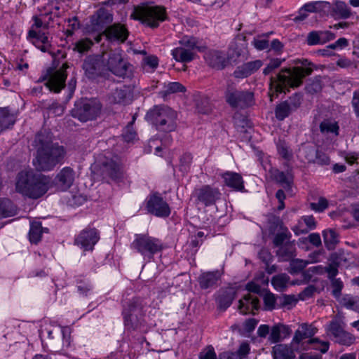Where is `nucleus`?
<instances>
[{"label":"nucleus","mask_w":359,"mask_h":359,"mask_svg":"<svg viewBox=\"0 0 359 359\" xmlns=\"http://www.w3.org/2000/svg\"><path fill=\"white\" fill-rule=\"evenodd\" d=\"M280 339V327L279 326H274L272 327L269 340L272 343H276Z\"/></svg>","instance_id":"nucleus-63"},{"label":"nucleus","mask_w":359,"mask_h":359,"mask_svg":"<svg viewBox=\"0 0 359 359\" xmlns=\"http://www.w3.org/2000/svg\"><path fill=\"white\" fill-rule=\"evenodd\" d=\"M264 306L266 309L272 310L276 304L275 295L271 292H266L263 296Z\"/></svg>","instance_id":"nucleus-54"},{"label":"nucleus","mask_w":359,"mask_h":359,"mask_svg":"<svg viewBox=\"0 0 359 359\" xmlns=\"http://www.w3.org/2000/svg\"><path fill=\"white\" fill-rule=\"evenodd\" d=\"M131 16L149 27H156L165 20V11L161 6L145 4L135 8Z\"/></svg>","instance_id":"nucleus-6"},{"label":"nucleus","mask_w":359,"mask_h":359,"mask_svg":"<svg viewBox=\"0 0 359 359\" xmlns=\"http://www.w3.org/2000/svg\"><path fill=\"white\" fill-rule=\"evenodd\" d=\"M144 308L145 304L140 299L135 298L130 301L123 312L125 324L135 327L143 316Z\"/></svg>","instance_id":"nucleus-13"},{"label":"nucleus","mask_w":359,"mask_h":359,"mask_svg":"<svg viewBox=\"0 0 359 359\" xmlns=\"http://www.w3.org/2000/svg\"><path fill=\"white\" fill-rule=\"evenodd\" d=\"M325 245L328 250H333L339 242L337 233L333 229H326L323 231Z\"/></svg>","instance_id":"nucleus-42"},{"label":"nucleus","mask_w":359,"mask_h":359,"mask_svg":"<svg viewBox=\"0 0 359 359\" xmlns=\"http://www.w3.org/2000/svg\"><path fill=\"white\" fill-rule=\"evenodd\" d=\"M136 135V133L131 126H127L123 133V139L128 142L133 141L135 139Z\"/></svg>","instance_id":"nucleus-62"},{"label":"nucleus","mask_w":359,"mask_h":359,"mask_svg":"<svg viewBox=\"0 0 359 359\" xmlns=\"http://www.w3.org/2000/svg\"><path fill=\"white\" fill-rule=\"evenodd\" d=\"M332 260L337 266H346L350 262V255L344 250H338L332 255Z\"/></svg>","instance_id":"nucleus-48"},{"label":"nucleus","mask_w":359,"mask_h":359,"mask_svg":"<svg viewBox=\"0 0 359 359\" xmlns=\"http://www.w3.org/2000/svg\"><path fill=\"white\" fill-rule=\"evenodd\" d=\"M235 297V292L233 290L229 289L222 291L217 298L219 306L222 309L229 307Z\"/></svg>","instance_id":"nucleus-40"},{"label":"nucleus","mask_w":359,"mask_h":359,"mask_svg":"<svg viewBox=\"0 0 359 359\" xmlns=\"http://www.w3.org/2000/svg\"><path fill=\"white\" fill-rule=\"evenodd\" d=\"M244 45V43H234L231 45L227 53L229 64L232 62H236V59L242 55L245 49Z\"/></svg>","instance_id":"nucleus-46"},{"label":"nucleus","mask_w":359,"mask_h":359,"mask_svg":"<svg viewBox=\"0 0 359 359\" xmlns=\"http://www.w3.org/2000/svg\"><path fill=\"white\" fill-rule=\"evenodd\" d=\"M225 184L236 190L244 188L243 180L241 175L233 172H226L222 175Z\"/></svg>","instance_id":"nucleus-31"},{"label":"nucleus","mask_w":359,"mask_h":359,"mask_svg":"<svg viewBox=\"0 0 359 359\" xmlns=\"http://www.w3.org/2000/svg\"><path fill=\"white\" fill-rule=\"evenodd\" d=\"M102 62L104 67L117 76L126 77L131 72V65L123 58L120 50L103 54Z\"/></svg>","instance_id":"nucleus-7"},{"label":"nucleus","mask_w":359,"mask_h":359,"mask_svg":"<svg viewBox=\"0 0 359 359\" xmlns=\"http://www.w3.org/2000/svg\"><path fill=\"white\" fill-rule=\"evenodd\" d=\"M221 276L219 271L203 273L198 278L200 286L207 289L215 285Z\"/></svg>","instance_id":"nucleus-33"},{"label":"nucleus","mask_w":359,"mask_h":359,"mask_svg":"<svg viewBox=\"0 0 359 359\" xmlns=\"http://www.w3.org/2000/svg\"><path fill=\"white\" fill-rule=\"evenodd\" d=\"M344 317L341 314H337L327 325L325 326L327 335L332 337L334 340L339 337L344 331L346 325L344 323Z\"/></svg>","instance_id":"nucleus-22"},{"label":"nucleus","mask_w":359,"mask_h":359,"mask_svg":"<svg viewBox=\"0 0 359 359\" xmlns=\"http://www.w3.org/2000/svg\"><path fill=\"white\" fill-rule=\"evenodd\" d=\"M102 34L109 41L118 43H123L128 36L127 29L121 24H114L108 27Z\"/></svg>","instance_id":"nucleus-17"},{"label":"nucleus","mask_w":359,"mask_h":359,"mask_svg":"<svg viewBox=\"0 0 359 359\" xmlns=\"http://www.w3.org/2000/svg\"><path fill=\"white\" fill-rule=\"evenodd\" d=\"M101 111V104L97 100L83 99L76 102L72 110L73 117L82 122L95 119Z\"/></svg>","instance_id":"nucleus-9"},{"label":"nucleus","mask_w":359,"mask_h":359,"mask_svg":"<svg viewBox=\"0 0 359 359\" xmlns=\"http://www.w3.org/2000/svg\"><path fill=\"white\" fill-rule=\"evenodd\" d=\"M67 67L66 64H63L60 69L49 68L42 76L41 79L46 81V86L50 90L59 93L65 86Z\"/></svg>","instance_id":"nucleus-12"},{"label":"nucleus","mask_w":359,"mask_h":359,"mask_svg":"<svg viewBox=\"0 0 359 359\" xmlns=\"http://www.w3.org/2000/svg\"><path fill=\"white\" fill-rule=\"evenodd\" d=\"M315 162L320 165H327L330 163V158L325 153L317 151Z\"/></svg>","instance_id":"nucleus-58"},{"label":"nucleus","mask_w":359,"mask_h":359,"mask_svg":"<svg viewBox=\"0 0 359 359\" xmlns=\"http://www.w3.org/2000/svg\"><path fill=\"white\" fill-rule=\"evenodd\" d=\"M340 303L344 307L359 313L358 297L346 294L341 299Z\"/></svg>","instance_id":"nucleus-44"},{"label":"nucleus","mask_w":359,"mask_h":359,"mask_svg":"<svg viewBox=\"0 0 359 359\" xmlns=\"http://www.w3.org/2000/svg\"><path fill=\"white\" fill-rule=\"evenodd\" d=\"M226 102L232 107H246L252 104L253 94L236 90L235 84L228 82L224 93Z\"/></svg>","instance_id":"nucleus-11"},{"label":"nucleus","mask_w":359,"mask_h":359,"mask_svg":"<svg viewBox=\"0 0 359 359\" xmlns=\"http://www.w3.org/2000/svg\"><path fill=\"white\" fill-rule=\"evenodd\" d=\"M316 332V329L311 325L307 323L301 324L294 333L292 343V346H299L303 339L312 337Z\"/></svg>","instance_id":"nucleus-27"},{"label":"nucleus","mask_w":359,"mask_h":359,"mask_svg":"<svg viewBox=\"0 0 359 359\" xmlns=\"http://www.w3.org/2000/svg\"><path fill=\"white\" fill-rule=\"evenodd\" d=\"M297 107L288 102H283L278 104L275 110L276 117L282 121L287 117Z\"/></svg>","instance_id":"nucleus-39"},{"label":"nucleus","mask_w":359,"mask_h":359,"mask_svg":"<svg viewBox=\"0 0 359 359\" xmlns=\"http://www.w3.org/2000/svg\"><path fill=\"white\" fill-rule=\"evenodd\" d=\"M264 169L269 170L270 177L280 183L283 187H289L292 182V176L290 172L285 173L277 169L273 168L270 163L263 164Z\"/></svg>","instance_id":"nucleus-24"},{"label":"nucleus","mask_w":359,"mask_h":359,"mask_svg":"<svg viewBox=\"0 0 359 359\" xmlns=\"http://www.w3.org/2000/svg\"><path fill=\"white\" fill-rule=\"evenodd\" d=\"M316 227V222L313 216H305L302 217L299 224L292 228L296 235L306 233L311 229Z\"/></svg>","instance_id":"nucleus-32"},{"label":"nucleus","mask_w":359,"mask_h":359,"mask_svg":"<svg viewBox=\"0 0 359 359\" xmlns=\"http://www.w3.org/2000/svg\"><path fill=\"white\" fill-rule=\"evenodd\" d=\"M180 44L172 50V55L177 62H189L195 57V50H200L198 41L194 37L185 36L180 41Z\"/></svg>","instance_id":"nucleus-10"},{"label":"nucleus","mask_w":359,"mask_h":359,"mask_svg":"<svg viewBox=\"0 0 359 359\" xmlns=\"http://www.w3.org/2000/svg\"><path fill=\"white\" fill-rule=\"evenodd\" d=\"M254 46L259 50H264L269 47L268 40L263 38L255 39L252 41Z\"/></svg>","instance_id":"nucleus-64"},{"label":"nucleus","mask_w":359,"mask_h":359,"mask_svg":"<svg viewBox=\"0 0 359 359\" xmlns=\"http://www.w3.org/2000/svg\"><path fill=\"white\" fill-rule=\"evenodd\" d=\"M47 229H43L41 224L39 222H33L31 223L29 230V240L32 243H37L41 238L43 232H47Z\"/></svg>","instance_id":"nucleus-43"},{"label":"nucleus","mask_w":359,"mask_h":359,"mask_svg":"<svg viewBox=\"0 0 359 359\" xmlns=\"http://www.w3.org/2000/svg\"><path fill=\"white\" fill-rule=\"evenodd\" d=\"M50 179L42 174H36L32 170L20 172L15 181V190L25 196L38 198L49 189Z\"/></svg>","instance_id":"nucleus-3"},{"label":"nucleus","mask_w":359,"mask_h":359,"mask_svg":"<svg viewBox=\"0 0 359 359\" xmlns=\"http://www.w3.org/2000/svg\"><path fill=\"white\" fill-rule=\"evenodd\" d=\"M332 294L336 298H339L343 288V283L340 279L333 278L332 280Z\"/></svg>","instance_id":"nucleus-56"},{"label":"nucleus","mask_w":359,"mask_h":359,"mask_svg":"<svg viewBox=\"0 0 359 359\" xmlns=\"http://www.w3.org/2000/svg\"><path fill=\"white\" fill-rule=\"evenodd\" d=\"M302 67L283 69L276 77L271 78L269 96L271 101L280 93H285L287 87H297L302 83L303 78L311 74L313 65L307 60L300 61Z\"/></svg>","instance_id":"nucleus-2"},{"label":"nucleus","mask_w":359,"mask_h":359,"mask_svg":"<svg viewBox=\"0 0 359 359\" xmlns=\"http://www.w3.org/2000/svg\"><path fill=\"white\" fill-rule=\"evenodd\" d=\"M320 132L325 135L337 137L339 135L338 123L333 119H325L320 125Z\"/></svg>","instance_id":"nucleus-36"},{"label":"nucleus","mask_w":359,"mask_h":359,"mask_svg":"<svg viewBox=\"0 0 359 359\" xmlns=\"http://www.w3.org/2000/svg\"><path fill=\"white\" fill-rule=\"evenodd\" d=\"M290 279L286 273H280L272 278L271 284L277 291H284L290 284Z\"/></svg>","instance_id":"nucleus-41"},{"label":"nucleus","mask_w":359,"mask_h":359,"mask_svg":"<svg viewBox=\"0 0 359 359\" xmlns=\"http://www.w3.org/2000/svg\"><path fill=\"white\" fill-rule=\"evenodd\" d=\"M112 20L111 15L104 9H100L97 11L96 15L92 18V24L93 25V30L98 31L101 29L104 25Z\"/></svg>","instance_id":"nucleus-34"},{"label":"nucleus","mask_w":359,"mask_h":359,"mask_svg":"<svg viewBox=\"0 0 359 359\" xmlns=\"http://www.w3.org/2000/svg\"><path fill=\"white\" fill-rule=\"evenodd\" d=\"M278 154L285 161L289 162L293 158V151L289 144L282 140H279L276 143Z\"/></svg>","instance_id":"nucleus-38"},{"label":"nucleus","mask_w":359,"mask_h":359,"mask_svg":"<svg viewBox=\"0 0 359 359\" xmlns=\"http://www.w3.org/2000/svg\"><path fill=\"white\" fill-rule=\"evenodd\" d=\"M16 121V114L8 107H0V131L8 129Z\"/></svg>","instance_id":"nucleus-30"},{"label":"nucleus","mask_w":359,"mask_h":359,"mask_svg":"<svg viewBox=\"0 0 359 359\" xmlns=\"http://www.w3.org/2000/svg\"><path fill=\"white\" fill-rule=\"evenodd\" d=\"M27 39L42 52H48L50 48V42L48 36L41 30L29 29Z\"/></svg>","instance_id":"nucleus-18"},{"label":"nucleus","mask_w":359,"mask_h":359,"mask_svg":"<svg viewBox=\"0 0 359 359\" xmlns=\"http://www.w3.org/2000/svg\"><path fill=\"white\" fill-rule=\"evenodd\" d=\"M177 113L167 105H156L147 114V118L162 131L171 132L177 127Z\"/></svg>","instance_id":"nucleus-4"},{"label":"nucleus","mask_w":359,"mask_h":359,"mask_svg":"<svg viewBox=\"0 0 359 359\" xmlns=\"http://www.w3.org/2000/svg\"><path fill=\"white\" fill-rule=\"evenodd\" d=\"M83 68L88 78L95 77L104 69L102 55L88 57L83 62Z\"/></svg>","instance_id":"nucleus-20"},{"label":"nucleus","mask_w":359,"mask_h":359,"mask_svg":"<svg viewBox=\"0 0 359 359\" xmlns=\"http://www.w3.org/2000/svg\"><path fill=\"white\" fill-rule=\"evenodd\" d=\"M127 95V90L122 87H116L109 95L111 103H121L124 101Z\"/></svg>","instance_id":"nucleus-49"},{"label":"nucleus","mask_w":359,"mask_h":359,"mask_svg":"<svg viewBox=\"0 0 359 359\" xmlns=\"http://www.w3.org/2000/svg\"><path fill=\"white\" fill-rule=\"evenodd\" d=\"M185 91V87L179 82H170L164 85L163 89L159 93L162 97L170 94Z\"/></svg>","instance_id":"nucleus-45"},{"label":"nucleus","mask_w":359,"mask_h":359,"mask_svg":"<svg viewBox=\"0 0 359 359\" xmlns=\"http://www.w3.org/2000/svg\"><path fill=\"white\" fill-rule=\"evenodd\" d=\"M308 264H309V262H307L306 260L293 259L290 262L288 271L291 274H297L302 271Z\"/></svg>","instance_id":"nucleus-47"},{"label":"nucleus","mask_w":359,"mask_h":359,"mask_svg":"<svg viewBox=\"0 0 359 359\" xmlns=\"http://www.w3.org/2000/svg\"><path fill=\"white\" fill-rule=\"evenodd\" d=\"M220 195L217 189L204 186L198 191L197 198L199 201L207 206L214 204L220 198Z\"/></svg>","instance_id":"nucleus-21"},{"label":"nucleus","mask_w":359,"mask_h":359,"mask_svg":"<svg viewBox=\"0 0 359 359\" xmlns=\"http://www.w3.org/2000/svg\"><path fill=\"white\" fill-rule=\"evenodd\" d=\"M334 38L335 34L330 31H313L308 34L306 43L309 46L323 44L327 41L333 40Z\"/></svg>","instance_id":"nucleus-23"},{"label":"nucleus","mask_w":359,"mask_h":359,"mask_svg":"<svg viewBox=\"0 0 359 359\" xmlns=\"http://www.w3.org/2000/svg\"><path fill=\"white\" fill-rule=\"evenodd\" d=\"M76 177V172L70 167L60 170L55 178V185L58 190L66 191L74 184Z\"/></svg>","instance_id":"nucleus-15"},{"label":"nucleus","mask_w":359,"mask_h":359,"mask_svg":"<svg viewBox=\"0 0 359 359\" xmlns=\"http://www.w3.org/2000/svg\"><path fill=\"white\" fill-rule=\"evenodd\" d=\"M310 344H314V348L320 351L323 353H326L329 349L330 344L327 341H321L318 338L309 340Z\"/></svg>","instance_id":"nucleus-53"},{"label":"nucleus","mask_w":359,"mask_h":359,"mask_svg":"<svg viewBox=\"0 0 359 359\" xmlns=\"http://www.w3.org/2000/svg\"><path fill=\"white\" fill-rule=\"evenodd\" d=\"M294 346L292 349L286 344H277L273 347V355L274 359H294L295 354L294 350L299 351L298 346Z\"/></svg>","instance_id":"nucleus-28"},{"label":"nucleus","mask_w":359,"mask_h":359,"mask_svg":"<svg viewBox=\"0 0 359 359\" xmlns=\"http://www.w3.org/2000/svg\"><path fill=\"white\" fill-rule=\"evenodd\" d=\"M327 201L325 198H320L318 202L311 204V208L317 212H322L327 208Z\"/></svg>","instance_id":"nucleus-59"},{"label":"nucleus","mask_w":359,"mask_h":359,"mask_svg":"<svg viewBox=\"0 0 359 359\" xmlns=\"http://www.w3.org/2000/svg\"><path fill=\"white\" fill-rule=\"evenodd\" d=\"M274 223L278 228V232L275 235L273 243L277 247L283 245L286 242H290L292 234L288 229L283 225L282 221L279 218H274Z\"/></svg>","instance_id":"nucleus-25"},{"label":"nucleus","mask_w":359,"mask_h":359,"mask_svg":"<svg viewBox=\"0 0 359 359\" xmlns=\"http://www.w3.org/2000/svg\"><path fill=\"white\" fill-rule=\"evenodd\" d=\"M200 359H217V355L212 346H208L199 355Z\"/></svg>","instance_id":"nucleus-60"},{"label":"nucleus","mask_w":359,"mask_h":359,"mask_svg":"<svg viewBox=\"0 0 359 359\" xmlns=\"http://www.w3.org/2000/svg\"><path fill=\"white\" fill-rule=\"evenodd\" d=\"M206 63L211 67L217 69H222L229 65L227 56L219 50H210L204 56Z\"/></svg>","instance_id":"nucleus-19"},{"label":"nucleus","mask_w":359,"mask_h":359,"mask_svg":"<svg viewBox=\"0 0 359 359\" xmlns=\"http://www.w3.org/2000/svg\"><path fill=\"white\" fill-rule=\"evenodd\" d=\"M34 147L36 150V155L33 163L39 170L48 171L53 169L66 154L62 146L53 143L43 134L36 135Z\"/></svg>","instance_id":"nucleus-1"},{"label":"nucleus","mask_w":359,"mask_h":359,"mask_svg":"<svg viewBox=\"0 0 359 359\" xmlns=\"http://www.w3.org/2000/svg\"><path fill=\"white\" fill-rule=\"evenodd\" d=\"M316 12L329 15L331 4L327 1H315Z\"/></svg>","instance_id":"nucleus-55"},{"label":"nucleus","mask_w":359,"mask_h":359,"mask_svg":"<svg viewBox=\"0 0 359 359\" xmlns=\"http://www.w3.org/2000/svg\"><path fill=\"white\" fill-rule=\"evenodd\" d=\"M250 75H251V74L245 64L238 67L233 72V76L238 79H244Z\"/></svg>","instance_id":"nucleus-57"},{"label":"nucleus","mask_w":359,"mask_h":359,"mask_svg":"<svg viewBox=\"0 0 359 359\" xmlns=\"http://www.w3.org/2000/svg\"><path fill=\"white\" fill-rule=\"evenodd\" d=\"M281 63L282 61L280 59L276 58L271 60L267 67L264 69V74L266 75L270 74L273 69L280 67Z\"/></svg>","instance_id":"nucleus-61"},{"label":"nucleus","mask_w":359,"mask_h":359,"mask_svg":"<svg viewBox=\"0 0 359 359\" xmlns=\"http://www.w3.org/2000/svg\"><path fill=\"white\" fill-rule=\"evenodd\" d=\"M294 241L286 242L277 251V255L283 260L287 261L296 255Z\"/></svg>","instance_id":"nucleus-35"},{"label":"nucleus","mask_w":359,"mask_h":359,"mask_svg":"<svg viewBox=\"0 0 359 359\" xmlns=\"http://www.w3.org/2000/svg\"><path fill=\"white\" fill-rule=\"evenodd\" d=\"M259 300L255 294L249 293L245 294L239 301L238 309L242 313H250L259 309Z\"/></svg>","instance_id":"nucleus-26"},{"label":"nucleus","mask_w":359,"mask_h":359,"mask_svg":"<svg viewBox=\"0 0 359 359\" xmlns=\"http://www.w3.org/2000/svg\"><path fill=\"white\" fill-rule=\"evenodd\" d=\"M334 341L342 345L351 346L355 342V337L351 333L344 330Z\"/></svg>","instance_id":"nucleus-51"},{"label":"nucleus","mask_w":359,"mask_h":359,"mask_svg":"<svg viewBox=\"0 0 359 359\" xmlns=\"http://www.w3.org/2000/svg\"><path fill=\"white\" fill-rule=\"evenodd\" d=\"M16 212V207L10 200H0V219L14 216Z\"/></svg>","instance_id":"nucleus-37"},{"label":"nucleus","mask_w":359,"mask_h":359,"mask_svg":"<svg viewBox=\"0 0 359 359\" xmlns=\"http://www.w3.org/2000/svg\"><path fill=\"white\" fill-rule=\"evenodd\" d=\"M329 15L334 19H346L350 16L351 11L344 2L335 1L331 4Z\"/></svg>","instance_id":"nucleus-29"},{"label":"nucleus","mask_w":359,"mask_h":359,"mask_svg":"<svg viewBox=\"0 0 359 359\" xmlns=\"http://www.w3.org/2000/svg\"><path fill=\"white\" fill-rule=\"evenodd\" d=\"M97 163L101 166L104 177H108L113 180H117L123 174L121 158L109 151L99 155L97 158Z\"/></svg>","instance_id":"nucleus-8"},{"label":"nucleus","mask_w":359,"mask_h":359,"mask_svg":"<svg viewBox=\"0 0 359 359\" xmlns=\"http://www.w3.org/2000/svg\"><path fill=\"white\" fill-rule=\"evenodd\" d=\"M131 248L141 254L144 259L151 261L154 255L164 248L163 242L147 233L135 234Z\"/></svg>","instance_id":"nucleus-5"},{"label":"nucleus","mask_w":359,"mask_h":359,"mask_svg":"<svg viewBox=\"0 0 359 359\" xmlns=\"http://www.w3.org/2000/svg\"><path fill=\"white\" fill-rule=\"evenodd\" d=\"M99 240L95 229H88L82 231L75 239V243L84 250H91Z\"/></svg>","instance_id":"nucleus-16"},{"label":"nucleus","mask_w":359,"mask_h":359,"mask_svg":"<svg viewBox=\"0 0 359 359\" xmlns=\"http://www.w3.org/2000/svg\"><path fill=\"white\" fill-rule=\"evenodd\" d=\"M147 210L158 217H167L170 214V208L161 196L154 194L150 196L147 204Z\"/></svg>","instance_id":"nucleus-14"},{"label":"nucleus","mask_w":359,"mask_h":359,"mask_svg":"<svg viewBox=\"0 0 359 359\" xmlns=\"http://www.w3.org/2000/svg\"><path fill=\"white\" fill-rule=\"evenodd\" d=\"M143 65L144 68H148L147 72H153L158 65V59L155 55H148L143 59Z\"/></svg>","instance_id":"nucleus-52"},{"label":"nucleus","mask_w":359,"mask_h":359,"mask_svg":"<svg viewBox=\"0 0 359 359\" xmlns=\"http://www.w3.org/2000/svg\"><path fill=\"white\" fill-rule=\"evenodd\" d=\"M93 42L89 39H83L76 41L74 44L73 50L79 53H83L89 50L93 46Z\"/></svg>","instance_id":"nucleus-50"}]
</instances>
